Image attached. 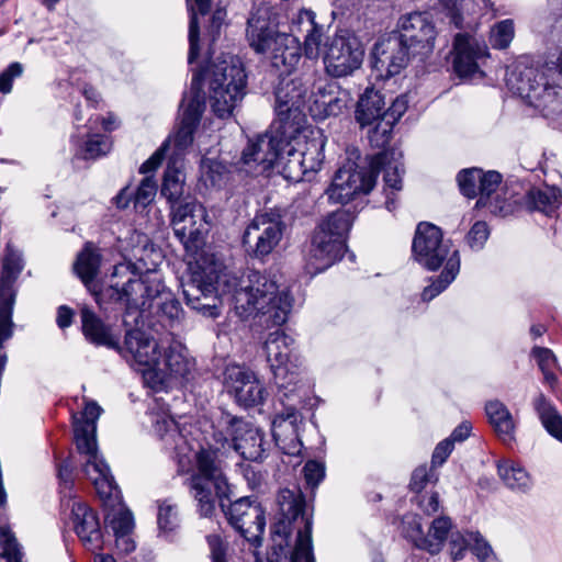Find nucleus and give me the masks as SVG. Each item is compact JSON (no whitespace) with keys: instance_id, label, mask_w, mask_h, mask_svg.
Returning <instances> with one entry per match:
<instances>
[{"instance_id":"obj_44","label":"nucleus","mask_w":562,"mask_h":562,"mask_svg":"<svg viewBox=\"0 0 562 562\" xmlns=\"http://www.w3.org/2000/svg\"><path fill=\"white\" fill-rule=\"evenodd\" d=\"M533 406L547 431L562 441V416L542 394L535 400Z\"/></svg>"},{"instance_id":"obj_36","label":"nucleus","mask_w":562,"mask_h":562,"mask_svg":"<svg viewBox=\"0 0 562 562\" xmlns=\"http://www.w3.org/2000/svg\"><path fill=\"white\" fill-rule=\"evenodd\" d=\"M485 413L498 438L506 443L514 441L516 422L507 406L498 400L488 401Z\"/></svg>"},{"instance_id":"obj_29","label":"nucleus","mask_w":562,"mask_h":562,"mask_svg":"<svg viewBox=\"0 0 562 562\" xmlns=\"http://www.w3.org/2000/svg\"><path fill=\"white\" fill-rule=\"evenodd\" d=\"M502 176L497 171L483 172L481 170V179L479 186L477 206L486 207L492 214L506 217L516 212V202L507 201L504 198V204L499 205L502 196L501 190Z\"/></svg>"},{"instance_id":"obj_46","label":"nucleus","mask_w":562,"mask_h":562,"mask_svg":"<svg viewBox=\"0 0 562 562\" xmlns=\"http://www.w3.org/2000/svg\"><path fill=\"white\" fill-rule=\"evenodd\" d=\"M515 33L516 30L514 20H501L491 25L488 31V43L494 49H507L515 37Z\"/></svg>"},{"instance_id":"obj_23","label":"nucleus","mask_w":562,"mask_h":562,"mask_svg":"<svg viewBox=\"0 0 562 562\" xmlns=\"http://www.w3.org/2000/svg\"><path fill=\"white\" fill-rule=\"evenodd\" d=\"M224 383L236 402L244 407L263 404L268 396L265 385L257 375L244 367L232 364L225 369Z\"/></svg>"},{"instance_id":"obj_6","label":"nucleus","mask_w":562,"mask_h":562,"mask_svg":"<svg viewBox=\"0 0 562 562\" xmlns=\"http://www.w3.org/2000/svg\"><path fill=\"white\" fill-rule=\"evenodd\" d=\"M247 40L260 54H269L272 66L281 74L290 75L301 59V44L297 36L279 32L271 8L259 5L248 19Z\"/></svg>"},{"instance_id":"obj_42","label":"nucleus","mask_w":562,"mask_h":562,"mask_svg":"<svg viewBox=\"0 0 562 562\" xmlns=\"http://www.w3.org/2000/svg\"><path fill=\"white\" fill-rule=\"evenodd\" d=\"M100 263L101 256L91 244H87L77 257L75 272L89 290H92V282L99 272Z\"/></svg>"},{"instance_id":"obj_58","label":"nucleus","mask_w":562,"mask_h":562,"mask_svg":"<svg viewBox=\"0 0 562 562\" xmlns=\"http://www.w3.org/2000/svg\"><path fill=\"white\" fill-rule=\"evenodd\" d=\"M23 74V66L20 63L10 64L1 74H0V92L9 93L12 90V83L14 79L20 78Z\"/></svg>"},{"instance_id":"obj_14","label":"nucleus","mask_w":562,"mask_h":562,"mask_svg":"<svg viewBox=\"0 0 562 562\" xmlns=\"http://www.w3.org/2000/svg\"><path fill=\"white\" fill-rule=\"evenodd\" d=\"M278 504L282 518L278 522L277 531L288 536L295 524L297 537L291 557L292 562H315L312 543V520L304 513L305 502L301 492L289 488L281 490Z\"/></svg>"},{"instance_id":"obj_39","label":"nucleus","mask_w":562,"mask_h":562,"mask_svg":"<svg viewBox=\"0 0 562 562\" xmlns=\"http://www.w3.org/2000/svg\"><path fill=\"white\" fill-rule=\"evenodd\" d=\"M281 151L283 154V159L280 158L276 165L281 167L285 179L291 181H301L310 171L305 168V162L302 160L303 157L300 149L292 139H283Z\"/></svg>"},{"instance_id":"obj_53","label":"nucleus","mask_w":562,"mask_h":562,"mask_svg":"<svg viewBox=\"0 0 562 562\" xmlns=\"http://www.w3.org/2000/svg\"><path fill=\"white\" fill-rule=\"evenodd\" d=\"M156 193V181L153 179V177H145L139 183L134 195L135 207L144 209L154 201Z\"/></svg>"},{"instance_id":"obj_51","label":"nucleus","mask_w":562,"mask_h":562,"mask_svg":"<svg viewBox=\"0 0 562 562\" xmlns=\"http://www.w3.org/2000/svg\"><path fill=\"white\" fill-rule=\"evenodd\" d=\"M458 183L460 191L468 198H474L479 193L481 169L470 168L459 172Z\"/></svg>"},{"instance_id":"obj_12","label":"nucleus","mask_w":562,"mask_h":562,"mask_svg":"<svg viewBox=\"0 0 562 562\" xmlns=\"http://www.w3.org/2000/svg\"><path fill=\"white\" fill-rule=\"evenodd\" d=\"M60 497L64 510H69L72 529L82 546L92 553L103 549V532L98 514L83 501L72 494V472L69 464L58 469Z\"/></svg>"},{"instance_id":"obj_19","label":"nucleus","mask_w":562,"mask_h":562,"mask_svg":"<svg viewBox=\"0 0 562 562\" xmlns=\"http://www.w3.org/2000/svg\"><path fill=\"white\" fill-rule=\"evenodd\" d=\"M282 136L277 132L258 135L248 140L241 154V165L248 173L260 175L270 170L282 158Z\"/></svg>"},{"instance_id":"obj_7","label":"nucleus","mask_w":562,"mask_h":562,"mask_svg":"<svg viewBox=\"0 0 562 562\" xmlns=\"http://www.w3.org/2000/svg\"><path fill=\"white\" fill-rule=\"evenodd\" d=\"M506 85L548 121L554 123L562 117V85L549 72L518 61L508 69Z\"/></svg>"},{"instance_id":"obj_8","label":"nucleus","mask_w":562,"mask_h":562,"mask_svg":"<svg viewBox=\"0 0 562 562\" xmlns=\"http://www.w3.org/2000/svg\"><path fill=\"white\" fill-rule=\"evenodd\" d=\"M413 252L416 260L429 270L438 269L442 261L447 260L439 278L423 291V300L430 301L440 294L459 273V251L452 248L449 240L442 239L439 227L430 223H420L413 240Z\"/></svg>"},{"instance_id":"obj_1","label":"nucleus","mask_w":562,"mask_h":562,"mask_svg":"<svg viewBox=\"0 0 562 562\" xmlns=\"http://www.w3.org/2000/svg\"><path fill=\"white\" fill-rule=\"evenodd\" d=\"M187 304L207 317H216L221 295L232 296L234 308L241 318L262 316L267 325L280 326L288 321L292 297L281 288L276 274L251 271L238 283L225 273L224 265L214 255H202L182 283Z\"/></svg>"},{"instance_id":"obj_49","label":"nucleus","mask_w":562,"mask_h":562,"mask_svg":"<svg viewBox=\"0 0 562 562\" xmlns=\"http://www.w3.org/2000/svg\"><path fill=\"white\" fill-rule=\"evenodd\" d=\"M112 148V143L108 136L93 134L85 142L79 155L83 159H98L105 156Z\"/></svg>"},{"instance_id":"obj_24","label":"nucleus","mask_w":562,"mask_h":562,"mask_svg":"<svg viewBox=\"0 0 562 562\" xmlns=\"http://www.w3.org/2000/svg\"><path fill=\"white\" fill-rule=\"evenodd\" d=\"M352 101L348 90L339 87L335 81L319 79L315 82L311 95L308 111L316 120L342 114Z\"/></svg>"},{"instance_id":"obj_4","label":"nucleus","mask_w":562,"mask_h":562,"mask_svg":"<svg viewBox=\"0 0 562 562\" xmlns=\"http://www.w3.org/2000/svg\"><path fill=\"white\" fill-rule=\"evenodd\" d=\"M403 154L394 148L373 156L370 168L359 167L352 160L346 161L334 175L326 190L328 200L333 203L346 204L361 194H368L375 184L376 172L382 170L384 176L385 206L389 211L395 209V192L403 188L405 172L402 162Z\"/></svg>"},{"instance_id":"obj_9","label":"nucleus","mask_w":562,"mask_h":562,"mask_svg":"<svg viewBox=\"0 0 562 562\" xmlns=\"http://www.w3.org/2000/svg\"><path fill=\"white\" fill-rule=\"evenodd\" d=\"M352 222L353 215L350 212L339 210L317 226L305 255V270L308 274L323 272L341 258Z\"/></svg>"},{"instance_id":"obj_27","label":"nucleus","mask_w":562,"mask_h":562,"mask_svg":"<svg viewBox=\"0 0 562 562\" xmlns=\"http://www.w3.org/2000/svg\"><path fill=\"white\" fill-rule=\"evenodd\" d=\"M291 32L304 38V55L308 59L324 57V52L329 45L327 29L315 21V13L311 10H301L292 22Z\"/></svg>"},{"instance_id":"obj_10","label":"nucleus","mask_w":562,"mask_h":562,"mask_svg":"<svg viewBox=\"0 0 562 562\" xmlns=\"http://www.w3.org/2000/svg\"><path fill=\"white\" fill-rule=\"evenodd\" d=\"M205 76L213 112L221 119L229 117L246 94V74L241 63L227 55L213 64Z\"/></svg>"},{"instance_id":"obj_60","label":"nucleus","mask_w":562,"mask_h":562,"mask_svg":"<svg viewBox=\"0 0 562 562\" xmlns=\"http://www.w3.org/2000/svg\"><path fill=\"white\" fill-rule=\"evenodd\" d=\"M434 479V473L425 465L418 467L412 474L411 490L420 493L426 485Z\"/></svg>"},{"instance_id":"obj_33","label":"nucleus","mask_w":562,"mask_h":562,"mask_svg":"<svg viewBox=\"0 0 562 562\" xmlns=\"http://www.w3.org/2000/svg\"><path fill=\"white\" fill-rule=\"evenodd\" d=\"M85 408L80 417L74 415V437L77 449L90 451L95 440L97 420L102 413L101 406L88 398H83Z\"/></svg>"},{"instance_id":"obj_20","label":"nucleus","mask_w":562,"mask_h":562,"mask_svg":"<svg viewBox=\"0 0 562 562\" xmlns=\"http://www.w3.org/2000/svg\"><path fill=\"white\" fill-rule=\"evenodd\" d=\"M452 66L459 77L483 75L482 65L491 57L484 40L469 33H458L453 40Z\"/></svg>"},{"instance_id":"obj_16","label":"nucleus","mask_w":562,"mask_h":562,"mask_svg":"<svg viewBox=\"0 0 562 562\" xmlns=\"http://www.w3.org/2000/svg\"><path fill=\"white\" fill-rule=\"evenodd\" d=\"M283 229L282 215L278 211L258 214L247 226L243 244L257 258L268 256L281 241Z\"/></svg>"},{"instance_id":"obj_56","label":"nucleus","mask_w":562,"mask_h":562,"mask_svg":"<svg viewBox=\"0 0 562 562\" xmlns=\"http://www.w3.org/2000/svg\"><path fill=\"white\" fill-rule=\"evenodd\" d=\"M470 539H472L471 551L481 562H497L492 547L479 532H474Z\"/></svg>"},{"instance_id":"obj_17","label":"nucleus","mask_w":562,"mask_h":562,"mask_svg":"<svg viewBox=\"0 0 562 562\" xmlns=\"http://www.w3.org/2000/svg\"><path fill=\"white\" fill-rule=\"evenodd\" d=\"M363 56L364 49L360 41L348 32H341L330 40L323 60L327 74L340 78L360 68Z\"/></svg>"},{"instance_id":"obj_11","label":"nucleus","mask_w":562,"mask_h":562,"mask_svg":"<svg viewBox=\"0 0 562 562\" xmlns=\"http://www.w3.org/2000/svg\"><path fill=\"white\" fill-rule=\"evenodd\" d=\"M202 74L195 72L191 81V93L181 103V121L173 136H169L162 145L140 166L142 173L156 170L162 162L169 145L173 143L175 153L171 157L181 158L183 151L192 144L193 133L204 111V98L201 94Z\"/></svg>"},{"instance_id":"obj_28","label":"nucleus","mask_w":562,"mask_h":562,"mask_svg":"<svg viewBox=\"0 0 562 562\" xmlns=\"http://www.w3.org/2000/svg\"><path fill=\"white\" fill-rule=\"evenodd\" d=\"M78 451L87 457L85 473L92 482L99 497L104 502H119L120 490L114 482L109 465L98 452L97 441H93L90 451L88 449H78Z\"/></svg>"},{"instance_id":"obj_52","label":"nucleus","mask_w":562,"mask_h":562,"mask_svg":"<svg viewBox=\"0 0 562 562\" xmlns=\"http://www.w3.org/2000/svg\"><path fill=\"white\" fill-rule=\"evenodd\" d=\"M18 543L7 526L0 525V562H18Z\"/></svg>"},{"instance_id":"obj_22","label":"nucleus","mask_w":562,"mask_h":562,"mask_svg":"<svg viewBox=\"0 0 562 562\" xmlns=\"http://www.w3.org/2000/svg\"><path fill=\"white\" fill-rule=\"evenodd\" d=\"M280 393V400L291 401L290 404H284L281 413H278L272 420V436L276 445L282 450L283 453L289 456H297L302 450V441L300 439V426L302 424V415L296 409L294 403L299 402L300 395L296 393L295 397L285 398L283 393Z\"/></svg>"},{"instance_id":"obj_32","label":"nucleus","mask_w":562,"mask_h":562,"mask_svg":"<svg viewBox=\"0 0 562 562\" xmlns=\"http://www.w3.org/2000/svg\"><path fill=\"white\" fill-rule=\"evenodd\" d=\"M81 328L88 341L110 349L119 348V336L87 305L80 308Z\"/></svg>"},{"instance_id":"obj_61","label":"nucleus","mask_w":562,"mask_h":562,"mask_svg":"<svg viewBox=\"0 0 562 562\" xmlns=\"http://www.w3.org/2000/svg\"><path fill=\"white\" fill-rule=\"evenodd\" d=\"M207 543L211 551L212 562H227L226 561V544L223 542L218 535H210Z\"/></svg>"},{"instance_id":"obj_48","label":"nucleus","mask_w":562,"mask_h":562,"mask_svg":"<svg viewBox=\"0 0 562 562\" xmlns=\"http://www.w3.org/2000/svg\"><path fill=\"white\" fill-rule=\"evenodd\" d=\"M201 180L206 187H221L227 175V168L221 161L204 157L200 166Z\"/></svg>"},{"instance_id":"obj_15","label":"nucleus","mask_w":562,"mask_h":562,"mask_svg":"<svg viewBox=\"0 0 562 562\" xmlns=\"http://www.w3.org/2000/svg\"><path fill=\"white\" fill-rule=\"evenodd\" d=\"M171 225L175 235L188 251H195L204 241L206 212L193 199L171 205Z\"/></svg>"},{"instance_id":"obj_13","label":"nucleus","mask_w":562,"mask_h":562,"mask_svg":"<svg viewBox=\"0 0 562 562\" xmlns=\"http://www.w3.org/2000/svg\"><path fill=\"white\" fill-rule=\"evenodd\" d=\"M273 381L283 397L296 396L302 359L295 340L282 330L270 333L263 346Z\"/></svg>"},{"instance_id":"obj_38","label":"nucleus","mask_w":562,"mask_h":562,"mask_svg":"<svg viewBox=\"0 0 562 562\" xmlns=\"http://www.w3.org/2000/svg\"><path fill=\"white\" fill-rule=\"evenodd\" d=\"M186 175L183 172L182 158L170 157L165 171L161 194L176 205L184 193Z\"/></svg>"},{"instance_id":"obj_41","label":"nucleus","mask_w":562,"mask_h":562,"mask_svg":"<svg viewBox=\"0 0 562 562\" xmlns=\"http://www.w3.org/2000/svg\"><path fill=\"white\" fill-rule=\"evenodd\" d=\"M562 196L554 187L533 188L526 195V205L531 211L551 215L560 205Z\"/></svg>"},{"instance_id":"obj_43","label":"nucleus","mask_w":562,"mask_h":562,"mask_svg":"<svg viewBox=\"0 0 562 562\" xmlns=\"http://www.w3.org/2000/svg\"><path fill=\"white\" fill-rule=\"evenodd\" d=\"M188 8L190 11V23H189V64H192L193 60L199 55V20L198 14L205 15L211 5V0H194V4L191 3V0H187Z\"/></svg>"},{"instance_id":"obj_30","label":"nucleus","mask_w":562,"mask_h":562,"mask_svg":"<svg viewBox=\"0 0 562 562\" xmlns=\"http://www.w3.org/2000/svg\"><path fill=\"white\" fill-rule=\"evenodd\" d=\"M445 13L459 29H472L484 9L493 10L492 0H439Z\"/></svg>"},{"instance_id":"obj_54","label":"nucleus","mask_w":562,"mask_h":562,"mask_svg":"<svg viewBox=\"0 0 562 562\" xmlns=\"http://www.w3.org/2000/svg\"><path fill=\"white\" fill-rule=\"evenodd\" d=\"M474 535L472 531L461 532V531H452L449 536V544L452 559L454 561L462 559L464 552L470 549L472 544V539L470 536Z\"/></svg>"},{"instance_id":"obj_5","label":"nucleus","mask_w":562,"mask_h":562,"mask_svg":"<svg viewBox=\"0 0 562 562\" xmlns=\"http://www.w3.org/2000/svg\"><path fill=\"white\" fill-rule=\"evenodd\" d=\"M398 35L389 36L374 46L373 68L381 77H392L406 67L409 56L425 58L435 48L436 30L426 13L412 12L397 22Z\"/></svg>"},{"instance_id":"obj_62","label":"nucleus","mask_w":562,"mask_h":562,"mask_svg":"<svg viewBox=\"0 0 562 562\" xmlns=\"http://www.w3.org/2000/svg\"><path fill=\"white\" fill-rule=\"evenodd\" d=\"M407 98L405 95L397 97L391 106L385 111L384 110V119L389 120V123H394L397 120L401 119V116L406 112L407 110Z\"/></svg>"},{"instance_id":"obj_55","label":"nucleus","mask_w":562,"mask_h":562,"mask_svg":"<svg viewBox=\"0 0 562 562\" xmlns=\"http://www.w3.org/2000/svg\"><path fill=\"white\" fill-rule=\"evenodd\" d=\"M164 299L156 303V306L160 310L161 315L168 321L175 322L182 317L183 311L177 299L173 297L171 292L164 293Z\"/></svg>"},{"instance_id":"obj_21","label":"nucleus","mask_w":562,"mask_h":562,"mask_svg":"<svg viewBox=\"0 0 562 562\" xmlns=\"http://www.w3.org/2000/svg\"><path fill=\"white\" fill-rule=\"evenodd\" d=\"M403 532L414 547L434 555L441 552L452 532V521L447 516L435 518L425 535L420 519L417 516H407L404 519Z\"/></svg>"},{"instance_id":"obj_31","label":"nucleus","mask_w":562,"mask_h":562,"mask_svg":"<svg viewBox=\"0 0 562 562\" xmlns=\"http://www.w3.org/2000/svg\"><path fill=\"white\" fill-rule=\"evenodd\" d=\"M292 142L300 149L305 168L310 172H317L322 168L325 158L323 151L326 137L323 131L319 128H305L293 137Z\"/></svg>"},{"instance_id":"obj_40","label":"nucleus","mask_w":562,"mask_h":562,"mask_svg":"<svg viewBox=\"0 0 562 562\" xmlns=\"http://www.w3.org/2000/svg\"><path fill=\"white\" fill-rule=\"evenodd\" d=\"M497 472L504 484L510 490L527 492L532 486L529 473L518 462L504 459L497 463Z\"/></svg>"},{"instance_id":"obj_25","label":"nucleus","mask_w":562,"mask_h":562,"mask_svg":"<svg viewBox=\"0 0 562 562\" xmlns=\"http://www.w3.org/2000/svg\"><path fill=\"white\" fill-rule=\"evenodd\" d=\"M229 524L249 542L259 543L266 527L265 512L259 503L241 497L226 513Z\"/></svg>"},{"instance_id":"obj_63","label":"nucleus","mask_w":562,"mask_h":562,"mask_svg":"<svg viewBox=\"0 0 562 562\" xmlns=\"http://www.w3.org/2000/svg\"><path fill=\"white\" fill-rule=\"evenodd\" d=\"M453 450V442L451 439H445L440 441L432 453L431 463L434 467H439L445 463L447 458L450 456V453Z\"/></svg>"},{"instance_id":"obj_34","label":"nucleus","mask_w":562,"mask_h":562,"mask_svg":"<svg viewBox=\"0 0 562 562\" xmlns=\"http://www.w3.org/2000/svg\"><path fill=\"white\" fill-rule=\"evenodd\" d=\"M119 274H128V286L137 289L139 296H145L146 310L154 307L158 301H161L165 296L164 293H169L156 276H147L144 279L138 278L131 271L128 265H116L113 277L116 278Z\"/></svg>"},{"instance_id":"obj_18","label":"nucleus","mask_w":562,"mask_h":562,"mask_svg":"<svg viewBox=\"0 0 562 562\" xmlns=\"http://www.w3.org/2000/svg\"><path fill=\"white\" fill-rule=\"evenodd\" d=\"M150 416L154 431L162 441L164 448L177 460L180 471H188L192 462V447L180 430L178 423L165 405H161L159 412L153 411Z\"/></svg>"},{"instance_id":"obj_57","label":"nucleus","mask_w":562,"mask_h":562,"mask_svg":"<svg viewBox=\"0 0 562 562\" xmlns=\"http://www.w3.org/2000/svg\"><path fill=\"white\" fill-rule=\"evenodd\" d=\"M490 236V229L485 222H476L471 227L467 240L469 246L474 250H480L483 248Z\"/></svg>"},{"instance_id":"obj_64","label":"nucleus","mask_w":562,"mask_h":562,"mask_svg":"<svg viewBox=\"0 0 562 562\" xmlns=\"http://www.w3.org/2000/svg\"><path fill=\"white\" fill-rule=\"evenodd\" d=\"M541 72H549V77L557 79L562 77V50L557 57H549L541 67H537Z\"/></svg>"},{"instance_id":"obj_59","label":"nucleus","mask_w":562,"mask_h":562,"mask_svg":"<svg viewBox=\"0 0 562 562\" xmlns=\"http://www.w3.org/2000/svg\"><path fill=\"white\" fill-rule=\"evenodd\" d=\"M306 484L311 487H316L325 476V467L323 463L310 460L303 468Z\"/></svg>"},{"instance_id":"obj_2","label":"nucleus","mask_w":562,"mask_h":562,"mask_svg":"<svg viewBox=\"0 0 562 562\" xmlns=\"http://www.w3.org/2000/svg\"><path fill=\"white\" fill-rule=\"evenodd\" d=\"M211 428L205 437L206 447L194 453L195 471L190 477L191 494L203 517L212 516L216 497L228 496L229 485L218 456L235 451L245 460L260 461L268 446L259 428L225 411L215 415Z\"/></svg>"},{"instance_id":"obj_35","label":"nucleus","mask_w":562,"mask_h":562,"mask_svg":"<svg viewBox=\"0 0 562 562\" xmlns=\"http://www.w3.org/2000/svg\"><path fill=\"white\" fill-rule=\"evenodd\" d=\"M24 267L21 251L8 243L2 259V273L0 278V300L14 302L15 291L13 284Z\"/></svg>"},{"instance_id":"obj_50","label":"nucleus","mask_w":562,"mask_h":562,"mask_svg":"<svg viewBox=\"0 0 562 562\" xmlns=\"http://www.w3.org/2000/svg\"><path fill=\"white\" fill-rule=\"evenodd\" d=\"M106 519L114 535L132 532L134 529V518L127 508L120 506L117 509H112Z\"/></svg>"},{"instance_id":"obj_3","label":"nucleus","mask_w":562,"mask_h":562,"mask_svg":"<svg viewBox=\"0 0 562 562\" xmlns=\"http://www.w3.org/2000/svg\"><path fill=\"white\" fill-rule=\"evenodd\" d=\"M115 350L136 370L153 389H166L187 382L195 369L186 346L173 338L159 345L140 329L128 330L124 345Z\"/></svg>"},{"instance_id":"obj_45","label":"nucleus","mask_w":562,"mask_h":562,"mask_svg":"<svg viewBox=\"0 0 562 562\" xmlns=\"http://www.w3.org/2000/svg\"><path fill=\"white\" fill-rule=\"evenodd\" d=\"M122 277L124 274H121ZM126 281L120 284V282H114L108 289V293L111 299L124 303L128 308H139L146 310V300L145 296H139V291L137 289H133L128 286V274Z\"/></svg>"},{"instance_id":"obj_47","label":"nucleus","mask_w":562,"mask_h":562,"mask_svg":"<svg viewBox=\"0 0 562 562\" xmlns=\"http://www.w3.org/2000/svg\"><path fill=\"white\" fill-rule=\"evenodd\" d=\"M157 522L161 536L169 538L179 528L178 506L169 499L160 502L158 504Z\"/></svg>"},{"instance_id":"obj_26","label":"nucleus","mask_w":562,"mask_h":562,"mask_svg":"<svg viewBox=\"0 0 562 562\" xmlns=\"http://www.w3.org/2000/svg\"><path fill=\"white\" fill-rule=\"evenodd\" d=\"M307 87L299 77L282 78L276 89V112L283 123H300Z\"/></svg>"},{"instance_id":"obj_37","label":"nucleus","mask_w":562,"mask_h":562,"mask_svg":"<svg viewBox=\"0 0 562 562\" xmlns=\"http://www.w3.org/2000/svg\"><path fill=\"white\" fill-rule=\"evenodd\" d=\"M384 108L383 95L372 88H367L358 101L356 119L361 126L371 125L379 119H384Z\"/></svg>"}]
</instances>
